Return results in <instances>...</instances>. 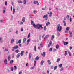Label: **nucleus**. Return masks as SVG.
I'll return each mask as SVG.
<instances>
[{"label": "nucleus", "mask_w": 74, "mask_h": 74, "mask_svg": "<svg viewBox=\"0 0 74 74\" xmlns=\"http://www.w3.org/2000/svg\"><path fill=\"white\" fill-rule=\"evenodd\" d=\"M33 27L34 28H36L37 29H40V24H37L36 25L35 24V23H34L33 25Z\"/></svg>", "instance_id": "nucleus-1"}, {"label": "nucleus", "mask_w": 74, "mask_h": 74, "mask_svg": "<svg viewBox=\"0 0 74 74\" xmlns=\"http://www.w3.org/2000/svg\"><path fill=\"white\" fill-rule=\"evenodd\" d=\"M57 31H58V32H61L62 29V26H60V24H58L57 25Z\"/></svg>", "instance_id": "nucleus-2"}, {"label": "nucleus", "mask_w": 74, "mask_h": 74, "mask_svg": "<svg viewBox=\"0 0 74 74\" xmlns=\"http://www.w3.org/2000/svg\"><path fill=\"white\" fill-rule=\"evenodd\" d=\"M50 46H52V42L51 41H50L49 43V44L48 45V47H49Z\"/></svg>", "instance_id": "nucleus-3"}, {"label": "nucleus", "mask_w": 74, "mask_h": 74, "mask_svg": "<svg viewBox=\"0 0 74 74\" xmlns=\"http://www.w3.org/2000/svg\"><path fill=\"white\" fill-rule=\"evenodd\" d=\"M43 18L45 19V18H46L45 20H47L48 19V15H45L43 16Z\"/></svg>", "instance_id": "nucleus-4"}, {"label": "nucleus", "mask_w": 74, "mask_h": 74, "mask_svg": "<svg viewBox=\"0 0 74 74\" xmlns=\"http://www.w3.org/2000/svg\"><path fill=\"white\" fill-rule=\"evenodd\" d=\"M34 4H37V5H39V3H38V1H36H36H34Z\"/></svg>", "instance_id": "nucleus-5"}, {"label": "nucleus", "mask_w": 74, "mask_h": 74, "mask_svg": "<svg viewBox=\"0 0 74 74\" xmlns=\"http://www.w3.org/2000/svg\"><path fill=\"white\" fill-rule=\"evenodd\" d=\"M23 53H24V51L23 50L21 51V53H20V54L21 56H23Z\"/></svg>", "instance_id": "nucleus-6"}, {"label": "nucleus", "mask_w": 74, "mask_h": 74, "mask_svg": "<svg viewBox=\"0 0 74 74\" xmlns=\"http://www.w3.org/2000/svg\"><path fill=\"white\" fill-rule=\"evenodd\" d=\"M4 63L6 65L7 64V59H5L4 61Z\"/></svg>", "instance_id": "nucleus-7"}, {"label": "nucleus", "mask_w": 74, "mask_h": 74, "mask_svg": "<svg viewBox=\"0 0 74 74\" xmlns=\"http://www.w3.org/2000/svg\"><path fill=\"white\" fill-rule=\"evenodd\" d=\"M31 39H29L28 40H27V45H28Z\"/></svg>", "instance_id": "nucleus-8"}, {"label": "nucleus", "mask_w": 74, "mask_h": 74, "mask_svg": "<svg viewBox=\"0 0 74 74\" xmlns=\"http://www.w3.org/2000/svg\"><path fill=\"white\" fill-rule=\"evenodd\" d=\"M18 48V46L17 45V46H16L15 47H13V49H17V48Z\"/></svg>", "instance_id": "nucleus-9"}, {"label": "nucleus", "mask_w": 74, "mask_h": 74, "mask_svg": "<svg viewBox=\"0 0 74 74\" xmlns=\"http://www.w3.org/2000/svg\"><path fill=\"white\" fill-rule=\"evenodd\" d=\"M64 45H67L69 44V42H64Z\"/></svg>", "instance_id": "nucleus-10"}, {"label": "nucleus", "mask_w": 74, "mask_h": 74, "mask_svg": "<svg viewBox=\"0 0 74 74\" xmlns=\"http://www.w3.org/2000/svg\"><path fill=\"white\" fill-rule=\"evenodd\" d=\"M25 18H26L25 17H23V18L22 19V21L23 22H25Z\"/></svg>", "instance_id": "nucleus-11"}, {"label": "nucleus", "mask_w": 74, "mask_h": 74, "mask_svg": "<svg viewBox=\"0 0 74 74\" xmlns=\"http://www.w3.org/2000/svg\"><path fill=\"white\" fill-rule=\"evenodd\" d=\"M26 41V38H24L23 39V43H25Z\"/></svg>", "instance_id": "nucleus-12"}, {"label": "nucleus", "mask_w": 74, "mask_h": 74, "mask_svg": "<svg viewBox=\"0 0 74 74\" xmlns=\"http://www.w3.org/2000/svg\"><path fill=\"white\" fill-rule=\"evenodd\" d=\"M69 34H70V37H71L73 36V34H72V32H70V31H69Z\"/></svg>", "instance_id": "nucleus-13"}, {"label": "nucleus", "mask_w": 74, "mask_h": 74, "mask_svg": "<svg viewBox=\"0 0 74 74\" xmlns=\"http://www.w3.org/2000/svg\"><path fill=\"white\" fill-rule=\"evenodd\" d=\"M45 52H43L42 55L43 57H45Z\"/></svg>", "instance_id": "nucleus-14"}, {"label": "nucleus", "mask_w": 74, "mask_h": 74, "mask_svg": "<svg viewBox=\"0 0 74 74\" xmlns=\"http://www.w3.org/2000/svg\"><path fill=\"white\" fill-rule=\"evenodd\" d=\"M34 22H33V21L31 20V24L32 25H33H33H34Z\"/></svg>", "instance_id": "nucleus-15"}, {"label": "nucleus", "mask_w": 74, "mask_h": 74, "mask_svg": "<svg viewBox=\"0 0 74 74\" xmlns=\"http://www.w3.org/2000/svg\"><path fill=\"white\" fill-rule=\"evenodd\" d=\"M46 26H48V25H50V22H48L46 23Z\"/></svg>", "instance_id": "nucleus-16"}, {"label": "nucleus", "mask_w": 74, "mask_h": 74, "mask_svg": "<svg viewBox=\"0 0 74 74\" xmlns=\"http://www.w3.org/2000/svg\"><path fill=\"white\" fill-rule=\"evenodd\" d=\"M8 61H10L11 60V56H9L8 57Z\"/></svg>", "instance_id": "nucleus-17"}, {"label": "nucleus", "mask_w": 74, "mask_h": 74, "mask_svg": "<svg viewBox=\"0 0 74 74\" xmlns=\"http://www.w3.org/2000/svg\"><path fill=\"white\" fill-rule=\"evenodd\" d=\"M24 4H26V0H24L23 1Z\"/></svg>", "instance_id": "nucleus-18"}, {"label": "nucleus", "mask_w": 74, "mask_h": 74, "mask_svg": "<svg viewBox=\"0 0 74 74\" xmlns=\"http://www.w3.org/2000/svg\"><path fill=\"white\" fill-rule=\"evenodd\" d=\"M47 63L49 64V65H51V62H50V60H47Z\"/></svg>", "instance_id": "nucleus-19"}, {"label": "nucleus", "mask_w": 74, "mask_h": 74, "mask_svg": "<svg viewBox=\"0 0 74 74\" xmlns=\"http://www.w3.org/2000/svg\"><path fill=\"white\" fill-rule=\"evenodd\" d=\"M13 62H14V60H12L10 62V64H12V63H13Z\"/></svg>", "instance_id": "nucleus-20"}, {"label": "nucleus", "mask_w": 74, "mask_h": 74, "mask_svg": "<svg viewBox=\"0 0 74 74\" xmlns=\"http://www.w3.org/2000/svg\"><path fill=\"white\" fill-rule=\"evenodd\" d=\"M63 70H64V68L63 67H61V69H60V71H63Z\"/></svg>", "instance_id": "nucleus-21"}, {"label": "nucleus", "mask_w": 74, "mask_h": 74, "mask_svg": "<svg viewBox=\"0 0 74 74\" xmlns=\"http://www.w3.org/2000/svg\"><path fill=\"white\" fill-rule=\"evenodd\" d=\"M39 59V57L38 56H37L36 58H35V60H38Z\"/></svg>", "instance_id": "nucleus-22"}, {"label": "nucleus", "mask_w": 74, "mask_h": 74, "mask_svg": "<svg viewBox=\"0 0 74 74\" xmlns=\"http://www.w3.org/2000/svg\"><path fill=\"white\" fill-rule=\"evenodd\" d=\"M63 22L64 25V26H66V22H65V21L64 20L63 21Z\"/></svg>", "instance_id": "nucleus-23"}, {"label": "nucleus", "mask_w": 74, "mask_h": 74, "mask_svg": "<svg viewBox=\"0 0 74 74\" xmlns=\"http://www.w3.org/2000/svg\"><path fill=\"white\" fill-rule=\"evenodd\" d=\"M59 45L57 44L56 45V49H59Z\"/></svg>", "instance_id": "nucleus-24"}, {"label": "nucleus", "mask_w": 74, "mask_h": 74, "mask_svg": "<svg viewBox=\"0 0 74 74\" xmlns=\"http://www.w3.org/2000/svg\"><path fill=\"white\" fill-rule=\"evenodd\" d=\"M15 52L16 53H18V52H19V51L18 49L16 50L15 51Z\"/></svg>", "instance_id": "nucleus-25"}, {"label": "nucleus", "mask_w": 74, "mask_h": 74, "mask_svg": "<svg viewBox=\"0 0 74 74\" xmlns=\"http://www.w3.org/2000/svg\"><path fill=\"white\" fill-rule=\"evenodd\" d=\"M15 8H13V14H15Z\"/></svg>", "instance_id": "nucleus-26"}, {"label": "nucleus", "mask_w": 74, "mask_h": 74, "mask_svg": "<svg viewBox=\"0 0 74 74\" xmlns=\"http://www.w3.org/2000/svg\"><path fill=\"white\" fill-rule=\"evenodd\" d=\"M20 53H19L17 55L16 57L17 58H18L19 57V56H20Z\"/></svg>", "instance_id": "nucleus-27"}, {"label": "nucleus", "mask_w": 74, "mask_h": 74, "mask_svg": "<svg viewBox=\"0 0 74 74\" xmlns=\"http://www.w3.org/2000/svg\"><path fill=\"white\" fill-rule=\"evenodd\" d=\"M14 39H12L11 41V43L13 44L14 43Z\"/></svg>", "instance_id": "nucleus-28"}, {"label": "nucleus", "mask_w": 74, "mask_h": 74, "mask_svg": "<svg viewBox=\"0 0 74 74\" xmlns=\"http://www.w3.org/2000/svg\"><path fill=\"white\" fill-rule=\"evenodd\" d=\"M49 37V35H46L45 36V38L44 39V40H45V38H48Z\"/></svg>", "instance_id": "nucleus-29"}, {"label": "nucleus", "mask_w": 74, "mask_h": 74, "mask_svg": "<svg viewBox=\"0 0 74 74\" xmlns=\"http://www.w3.org/2000/svg\"><path fill=\"white\" fill-rule=\"evenodd\" d=\"M70 27H67L66 28V30L67 31H69V30H70Z\"/></svg>", "instance_id": "nucleus-30"}, {"label": "nucleus", "mask_w": 74, "mask_h": 74, "mask_svg": "<svg viewBox=\"0 0 74 74\" xmlns=\"http://www.w3.org/2000/svg\"><path fill=\"white\" fill-rule=\"evenodd\" d=\"M43 64H44V61L42 60L41 61V65H43Z\"/></svg>", "instance_id": "nucleus-31"}, {"label": "nucleus", "mask_w": 74, "mask_h": 74, "mask_svg": "<svg viewBox=\"0 0 74 74\" xmlns=\"http://www.w3.org/2000/svg\"><path fill=\"white\" fill-rule=\"evenodd\" d=\"M34 67H35L34 66H33V67L30 68V70H32L33 69H34Z\"/></svg>", "instance_id": "nucleus-32"}, {"label": "nucleus", "mask_w": 74, "mask_h": 74, "mask_svg": "<svg viewBox=\"0 0 74 74\" xmlns=\"http://www.w3.org/2000/svg\"><path fill=\"white\" fill-rule=\"evenodd\" d=\"M49 16L51 17L52 16V12H50V14L49 15Z\"/></svg>", "instance_id": "nucleus-33"}, {"label": "nucleus", "mask_w": 74, "mask_h": 74, "mask_svg": "<svg viewBox=\"0 0 74 74\" xmlns=\"http://www.w3.org/2000/svg\"><path fill=\"white\" fill-rule=\"evenodd\" d=\"M18 43V44H21V39H20L19 40Z\"/></svg>", "instance_id": "nucleus-34"}, {"label": "nucleus", "mask_w": 74, "mask_h": 74, "mask_svg": "<svg viewBox=\"0 0 74 74\" xmlns=\"http://www.w3.org/2000/svg\"><path fill=\"white\" fill-rule=\"evenodd\" d=\"M15 55V53H13L12 54V58H14V55Z\"/></svg>", "instance_id": "nucleus-35"}, {"label": "nucleus", "mask_w": 74, "mask_h": 74, "mask_svg": "<svg viewBox=\"0 0 74 74\" xmlns=\"http://www.w3.org/2000/svg\"><path fill=\"white\" fill-rule=\"evenodd\" d=\"M18 3H21V4H22V1L20 0L18 1Z\"/></svg>", "instance_id": "nucleus-36"}, {"label": "nucleus", "mask_w": 74, "mask_h": 74, "mask_svg": "<svg viewBox=\"0 0 74 74\" xmlns=\"http://www.w3.org/2000/svg\"><path fill=\"white\" fill-rule=\"evenodd\" d=\"M32 54H31V53L29 54V57L30 59V58H32Z\"/></svg>", "instance_id": "nucleus-37"}, {"label": "nucleus", "mask_w": 74, "mask_h": 74, "mask_svg": "<svg viewBox=\"0 0 74 74\" xmlns=\"http://www.w3.org/2000/svg\"><path fill=\"white\" fill-rule=\"evenodd\" d=\"M47 30V28L46 27V26H45L44 28V30L45 31Z\"/></svg>", "instance_id": "nucleus-38"}, {"label": "nucleus", "mask_w": 74, "mask_h": 74, "mask_svg": "<svg viewBox=\"0 0 74 74\" xmlns=\"http://www.w3.org/2000/svg\"><path fill=\"white\" fill-rule=\"evenodd\" d=\"M10 69L12 71H14V68H13L12 67H11Z\"/></svg>", "instance_id": "nucleus-39"}, {"label": "nucleus", "mask_w": 74, "mask_h": 74, "mask_svg": "<svg viewBox=\"0 0 74 74\" xmlns=\"http://www.w3.org/2000/svg\"><path fill=\"white\" fill-rule=\"evenodd\" d=\"M54 37H55V36L52 35L51 37V40H53Z\"/></svg>", "instance_id": "nucleus-40"}, {"label": "nucleus", "mask_w": 74, "mask_h": 74, "mask_svg": "<svg viewBox=\"0 0 74 74\" xmlns=\"http://www.w3.org/2000/svg\"><path fill=\"white\" fill-rule=\"evenodd\" d=\"M60 58H58L57 59V62H59L60 61Z\"/></svg>", "instance_id": "nucleus-41"}, {"label": "nucleus", "mask_w": 74, "mask_h": 74, "mask_svg": "<svg viewBox=\"0 0 74 74\" xmlns=\"http://www.w3.org/2000/svg\"><path fill=\"white\" fill-rule=\"evenodd\" d=\"M30 37V33H29L28 35V38H29Z\"/></svg>", "instance_id": "nucleus-42"}, {"label": "nucleus", "mask_w": 74, "mask_h": 74, "mask_svg": "<svg viewBox=\"0 0 74 74\" xmlns=\"http://www.w3.org/2000/svg\"><path fill=\"white\" fill-rule=\"evenodd\" d=\"M34 50L35 51H37V49H36V46H34Z\"/></svg>", "instance_id": "nucleus-43"}, {"label": "nucleus", "mask_w": 74, "mask_h": 74, "mask_svg": "<svg viewBox=\"0 0 74 74\" xmlns=\"http://www.w3.org/2000/svg\"><path fill=\"white\" fill-rule=\"evenodd\" d=\"M8 51V49H5L4 50V52H7Z\"/></svg>", "instance_id": "nucleus-44"}, {"label": "nucleus", "mask_w": 74, "mask_h": 74, "mask_svg": "<svg viewBox=\"0 0 74 74\" xmlns=\"http://www.w3.org/2000/svg\"><path fill=\"white\" fill-rule=\"evenodd\" d=\"M68 53L69 54V56H71V53H70V52L69 51L68 52Z\"/></svg>", "instance_id": "nucleus-45"}, {"label": "nucleus", "mask_w": 74, "mask_h": 74, "mask_svg": "<svg viewBox=\"0 0 74 74\" xmlns=\"http://www.w3.org/2000/svg\"><path fill=\"white\" fill-rule=\"evenodd\" d=\"M69 20L71 22H72V18H71L70 17V18Z\"/></svg>", "instance_id": "nucleus-46"}, {"label": "nucleus", "mask_w": 74, "mask_h": 74, "mask_svg": "<svg viewBox=\"0 0 74 74\" xmlns=\"http://www.w3.org/2000/svg\"><path fill=\"white\" fill-rule=\"evenodd\" d=\"M65 53L64 55L65 56H66V55H67V51H65Z\"/></svg>", "instance_id": "nucleus-47"}, {"label": "nucleus", "mask_w": 74, "mask_h": 74, "mask_svg": "<svg viewBox=\"0 0 74 74\" xmlns=\"http://www.w3.org/2000/svg\"><path fill=\"white\" fill-rule=\"evenodd\" d=\"M57 69V66H56L54 67V70H56V69Z\"/></svg>", "instance_id": "nucleus-48"}, {"label": "nucleus", "mask_w": 74, "mask_h": 74, "mask_svg": "<svg viewBox=\"0 0 74 74\" xmlns=\"http://www.w3.org/2000/svg\"><path fill=\"white\" fill-rule=\"evenodd\" d=\"M41 37H42L41 35H39V39H40V40H41Z\"/></svg>", "instance_id": "nucleus-49"}, {"label": "nucleus", "mask_w": 74, "mask_h": 74, "mask_svg": "<svg viewBox=\"0 0 74 74\" xmlns=\"http://www.w3.org/2000/svg\"><path fill=\"white\" fill-rule=\"evenodd\" d=\"M17 69V67H16V66H15L14 68V70H16Z\"/></svg>", "instance_id": "nucleus-50"}, {"label": "nucleus", "mask_w": 74, "mask_h": 74, "mask_svg": "<svg viewBox=\"0 0 74 74\" xmlns=\"http://www.w3.org/2000/svg\"><path fill=\"white\" fill-rule=\"evenodd\" d=\"M40 45V46L41 47H43V45H42V42L41 43Z\"/></svg>", "instance_id": "nucleus-51"}, {"label": "nucleus", "mask_w": 74, "mask_h": 74, "mask_svg": "<svg viewBox=\"0 0 74 74\" xmlns=\"http://www.w3.org/2000/svg\"><path fill=\"white\" fill-rule=\"evenodd\" d=\"M60 33H58L57 34V36H60Z\"/></svg>", "instance_id": "nucleus-52"}, {"label": "nucleus", "mask_w": 74, "mask_h": 74, "mask_svg": "<svg viewBox=\"0 0 74 74\" xmlns=\"http://www.w3.org/2000/svg\"><path fill=\"white\" fill-rule=\"evenodd\" d=\"M20 25H23V23L22 22H21L20 23Z\"/></svg>", "instance_id": "nucleus-53"}, {"label": "nucleus", "mask_w": 74, "mask_h": 74, "mask_svg": "<svg viewBox=\"0 0 74 74\" xmlns=\"http://www.w3.org/2000/svg\"><path fill=\"white\" fill-rule=\"evenodd\" d=\"M40 28H41V29H43V27H42V25H41V24L40 25Z\"/></svg>", "instance_id": "nucleus-54"}, {"label": "nucleus", "mask_w": 74, "mask_h": 74, "mask_svg": "<svg viewBox=\"0 0 74 74\" xmlns=\"http://www.w3.org/2000/svg\"><path fill=\"white\" fill-rule=\"evenodd\" d=\"M50 51H51V52H52V48H51L49 49Z\"/></svg>", "instance_id": "nucleus-55"}, {"label": "nucleus", "mask_w": 74, "mask_h": 74, "mask_svg": "<svg viewBox=\"0 0 74 74\" xmlns=\"http://www.w3.org/2000/svg\"><path fill=\"white\" fill-rule=\"evenodd\" d=\"M11 19H12V20H13V16H12V15H11Z\"/></svg>", "instance_id": "nucleus-56"}, {"label": "nucleus", "mask_w": 74, "mask_h": 74, "mask_svg": "<svg viewBox=\"0 0 74 74\" xmlns=\"http://www.w3.org/2000/svg\"><path fill=\"white\" fill-rule=\"evenodd\" d=\"M18 30L16 31V34L18 35Z\"/></svg>", "instance_id": "nucleus-57"}, {"label": "nucleus", "mask_w": 74, "mask_h": 74, "mask_svg": "<svg viewBox=\"0 0 74 74\" xmlns=\"http://www.w3.org/2000/svg\"><path fill=\"white\" fill-rule=\"evenodd\" d=\"M33 16L32 15H30V18H33Z\"/></svg>", "instance_id": "nucleus-58"}, {"label": "nucleus", "mask_w": 74, "mask_h": 74, "mask_svg": "<svg viewBox=\"0 0 74 74\" xmlns=\"http://www.w3.org/2000/svg\"><path fill=\"white\" fill-rule=\"evenodd\" d=\"M27 54H28V51H27L26 52V53H25V55H27Z\"/></svg>", "instance_id": "nucleus-59"}, {"label": "nucleus", "mask_w": 74, "mask_h": 74, "mask_svg": "<svg viewBox=\"0 0 74 74\" xmlns=\"http://www.w3.org/2000/svg\"><path fill=\"white\" fill-rule=\"evenodd\" d=\"M66 18L68 19L69 18V15H67L66 16Z\"/></svg>", "instance_id": "nucleus-60"}, {"label": "nucleus", "mask_w": 74, "mask_h": 74, "mask_svg": "<svg viewBox=\"0 0 74 74\" xmlns=\"http://www.w3.org/2000/svg\"><path fill=\"white\" fill-rule=\"evenodd\" d=\"M5 5H7V1L5 2Z\"/></svg>", "instance_id": "nucleus-61"}, {"label": "nucleus", "mask_w": 74, "mask_h": 74, "mask_svg": "<svg viewBox=\"0 0 74 74\" xmlns=\"http://www.w3.org/2000/svg\"><path fill=\"white\" fill-rule=\"evenodd\" d=\"M62 65H59V68H61V67H62Z\"/></svg>", "instance_id": "nucleus-62"}, {"label": "nucleus", "mask_w": 74, "mask_h": 74, "mask_svg": "<svg viewBox=\"0 0 74 74\" xmlns=\"http://www.w3.org/2000/svg\"><path fill=\"white\" fill-rule=\"evenodd\" d=\"M69 49L70 50H71V49H72V47L71 46L70 47H69Z\"/></svg>", "instance_id": "nucleus-63"}, {"label": "nucleus", "mask_w": 74, "mask_h": 74, "mask_svg": "<svg viewBox=\"0 0 74 74\" xmlns=\"http://www.w3.org/2000/svg\"><path fill=\"white\" fill-rule=\"evenodd\" d=\"M3 22V20H0V22L1 23H2V22Z\"/></svg>", "instance_id": "nucleus-64"}]
</instances>
